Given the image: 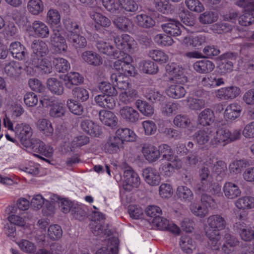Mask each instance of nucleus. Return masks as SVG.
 <instances>
[{"label": "nucleus", "mask_w": 254, "mask_h": 254, "mask_svg": "<svg viewBox=\"0 0 254 254\" xmlns=\"http://www.w3.org/2000/svg\"><path fill=\"white\" fill-rule=\"evenodd\" d=\"M142 152L144 158L149 162H155L159 158L158 149L152 144H146L144 145L142 147Z\"/></svg>", "instance_id": "nucleus-19"}, {"label": "nucleus", "mask_w": 254, "mask_h": 254, "mask_svg": "<svg viewBox=\"0 0 254 254\" xmlns=\"http://www.w3.org/2000/svg\"><path fill=\"white\" fill-rule=\"evenodd\" d=\"M207 223L209 228L207 231L220 233L219 231L224 229L227 222L224 217L219 214L212 215L208 217Z\"/></svg>", "instance_id": "nucleus-11"}, {"label": "nucleus", "mask_w": 254, "mask_h": 254, "mask_svg": "<svg viewBox=\"0 0 254 254\" xmlns=\"http://www.w3.org/2000/svg\"><path fill=\"white\" fill-rule=\"evenodd\" d=\"M96 47L100 53L110 56L118 57V51L110 43L102 40H98L96 42Z\"/></svg>", "instance_id": "nucleus-35"}, {"label": "nucleus", "mask_w": 254, "mask_h": 254, "mask_svg": "<svg viewBox=\"0 0 254 254\" xmlns=\"http://www.w3.org/2000/svg\"><path fill=\"white\" fill-rule=\"evenodd\" d=\"M182 27V25L179 21L171 19L161 25L164 31L171 37L180 35L182 33L181 28Z\"/></svg>", "instance_id": "nucleus-13"}, {"label": "nucleus", "mask_w": 254, "mask_h": 254, "mask_svg": "<svg viewBox=\"0 0 254 254\" xmlns=\"http://www.w3.org/2000/svg\"><path fill=\"white\" fill-rule=\"evenodd\" d=\"M114 23L118 29L122 31H127L130 28L131 21L129 18L121 16L115 19Z\"/></svg>", "instance_id": "nucleus-56"}, {"label": "nucleus", "mask_w": 254, "mask_h": 254, "mask_svg": "<svg viewBox=\"0 0 254 254\" xmlns=\"http://www.w3.org/2000/svg\"><path fill=\"white\" fill-rule=\"evenodd\" d=\"M243 8L245 11L244 14L239 17V23L242 26H247L254 23V13H252L254 10Z\"/></svg>", "instance_id": "nucleus-55"}, {"label": "nucleus", "mask_w": 254, "mask_h": 254, "mask_svg": "<svg viewBox=\"0 0 254 254\" xmlns=\"http://www.w3.org/2000/svg\"><path fill=\"white\" fill-rule=\"evenodd\" d=\"M43 106L51 107L49 115L53 118H60L64 115L65 107L64 104L55 97H44L40 100Z\"/></svg>", "instance_id": "nucleus-6"}, {"label": "nucleus", "mask_w": 254, "mask_h": 254, "mask_svg": "<svg viewBox=\"0 0 254 254\" xmlns=\"http://www.w3.org/2000/svg\"><path fill=\"white\" fill-rule=\"evenodd\" d=\"M215 118L214 112L210 109L207 108L199 114L198 122L200 125L208 126L214 122Z\"/></svg>", "instance_id": "nucleus-32"}, {"label": "nucleus", "mask_w": 254, "mask_h": 254, "mask_svg": "<svg viewBox=\"0 0 254 254\" xmlns=\"http://www.w3.org/2000/svg\"><path fill=\"white\" fill-rule=\"evenodd\" d=\"M81 57L83 60L90 65L99 66L102 64V58L97 53L87 51L82 53Z\"/></svg>", "instance_id": "nucleus-27"}, {"label": "nucleus", "mask_w": 254, "mask_h": 254, "mask_svg": "<svg viewBox=\"0 0 254 254\" xmlns=\"http://www.w3.org/2000/svg\"><path fill=\"white\" fill-rule=\"evenodd\" d=\"M136 106L139 111L145 116H150L154 113L153 108L145 101L138 100L136 101Z\"/></svg>", "instance_id": "nucleus-62"}, {"label": "nucleus", "mask_w": 254, "mask_h": 254, "mask_svg": "<svg viewBox=\"0 0 254 254\" xmlns=\"http://www.w3.org/2000/svg\"><path fill=\"white\" fill-rule=\"evenodd\" d=\"M80 127L84 132L93 136L98 137L102 133L101 127L89 120L82 121Z\"/></svg>", "instance_id": "nucleus-20"}, {"label": "nucleus", "mask_w": 254, "mask_h": 254, "mask_svg": "<svg viewBox=\"0 0 254 254\" xmlns=\"http://www.w3.org/2000/svg\"><path fill=\"white\" fill-rule=\"evenodd\" d=\"M104 3L107 10L114 14H121L123 10L134 12L138 8V5L134 0H118L117 2L105 0Z\"/></svg>", "instance_id": "nucleus-4"}, {"label": "nucleus", "mask_w": 254, "mask_h": 254, "mask_svg": "<svg viewBox=\"0 0 254 254\" xmlns=\"http://www.w3.org/2000/svg\"><path fill=\"white\" fill-rule=\"evenodd\" d=\"M158 152H159V157L161 155L162 159L166 161H171V160L178 159L174 156L173 151L171 147L166 144H162L159 146Z\"/></svg>", "instance_id": "nucleus-51"}, {"label": "nucleus", "mask_w": 254, "mask_h": 254, "mask_svg": "<svg viewBox=\"0 0 254 254\" xmlns=\"http://www.w3.org/2000/svg\"><path fill=\"white\" fill-rule=\"evenodd\" d=\"M99 116L101 122L107 126L114 127L117 124L118 119L111 111L102 110L99 112Z\"/></svg>", "instance_id": "nucleus-31"}, {"label": "nucleus", "mask_w": 254, "mask_h": 254, "mask_svg": "<svg viewBox=\"0 0 254 254\" xmlns=\"http://www.w3.org/2000/svg\"><path fill=\"white\" fill-rule=\"evenodd\" d=\"M33 51V58H42L45 56L49 52L48 46L45 42L39 40H34L31 45Z\"/></svg>", "instance_id": "nucleus-23"}, {"label": "nucleus", "mask_w": 254, "mask_h": 254, "mask_svg": "<svg viewBox=\"0 0 254 254\" xmlns=\"http://www.w3.org/2000/svg\"><path fill=\"white\" fill-rule=\"evenodd\" d=\"M132 59L128 54H124L123 57L116 61L114 64L115 69L127 74L129 76H134L135 67L131 64Z\"/></svg>", "instance_id": "nucleus-7"}, {"label": "nucleus", "mask_w": 254, "mask_h": 254, "mask_svg": "<svg viewBox=\"0 0 254 254\" xmlns=\"http://www.w3.org/2000/svg\"><path fill=\"white\" fill-rule=\"evenodd\" d=\"M122 144L120 142L119 138L115 136L110 138L105 145V150L106 152L113 154L117 152Z\"/></svg>", "instance_id": "nucleus-57"}, {"label": "nucleus", "mask_w": 254, "mask_h": 254, "mask_svg": "<svg viewBox=\"0 0 254 254\" xmlns=\"http://www.w3.org/2000/svg\"><path fill=\"white\" fill-rule=\"evenodd\" d=\"M182 40L183 43L187 45H191L193 47L196 48L205 43L206 38L204 35L199 34L194 37L185 36Z\"/></svg>", "instance_id": "nucleus-45"}, {"label": "nucleus", "mask_w": 254, "mask_h": 254, "mask_svg": "<svg viewBox=\"0 0 254 254\" xmlns=\"http://www.w3.org/2000/svg\"><path fill=\"white\" fill-rule=\"evenodd\" d=\"M114 42L117 48L122 51L124 54L129 52L136 45L134 39L128 34L116 36L114 38Z\"/></svg>", "instance_id": "nucleus-10"}, {"label": "nucleus", "mask_w": 254, "mask_h": 254, "mask_svg": "<svg viewBox=\"0 0 254 254\" xmlns=\"http://www.w3.org/2000/svg\"><path fill=\"white\" fill-rule=\"evenodd\" d=\"M70 213L73 218L80 221L84 220L87 217L86 207L82 204L75 203Z\"/></svg>", "instance_id": "nucleus-36"}, {"label": "nucleus", "mask_w": 254, "mask_h": 254, "mask_svg": "<svg viewBox=\"0 0 254 254\" xmlns=\"http://www.w3.org/2000/svg\"><path fill=\"white\" fill-rule=\"evenodd\" d=\"M32 65L33 68L42 74H48L52 72V66L51 63L46 59L42 58H32Z\"/></svg>", "instance_id": "nucleus-14"}, {"label": "nucleus", "mask_w": 254, "mask_h": 254, "mask_svg": "<svg viewBox=\"0 0 254 254\" xmlns=\"http://www.w3.org/2000/svg\"><path fill=\"white\" fill-rule=\"evenodd\" d=\"M198 173L199 182L196 186V192L209 191L212 195H219L221 193V187L214 182L209 169L204 166L199 169Z\"/></svg>", "instance_id": "nucleus-2"}, {"label": "nucleus", "mask_w": 254, "mask_h": 254, "mask_svg": "<svg viewBox=\"0 0 254 254\" xmlns=\"http://www.w3.org/2000/svg\"><path fill=\"white\" fill-rule=\"evenodd\" d=\"M55 67L57 72L64 73L70 68V64L65 59L59 58L55 59Z\"/></svg>", "instance_id": "nucleus-64"}, {"label": "nucleus", "mask_w": 254, "mask_h": 254, "mask_svg": "<svg viewBox=\"0 0 254 254\" xmlns=\"http://www.w3.org/2000/svg\"><path fill=\"white\" fill-rule=\"evenodd\" d=\"M178 199L183 202H191L193 199V194L191 190L185 186H178L176 190Z\"/></svg>", "instance_id": "nucleus-34"}, {"label": "nucleus", "mask_w": 254, "mask_h": 254, "mask_svg": "<svg viewBox=\"0 0 254 254\" xmlns=\"http://www.w3.org/2000/svg\"><path fill=\"white\" fill-rule=\"evenodd\" d=\"M119 95L120 101L124 104H129L134 100L138 96V92L134 89H127Z\"/></svg>", "instance_id": "nucleus-47"}, {"label": "nucleus", "mask_w": 254, "mask_h": 254, "mask_svg": "<svg viewBox=\"0 0 254 254\" xmlns=\"http://www.w3.org/2000/svg\"><path fill=\"white\" fill-rule=\"evenodd\" d=\"M72 94L76 101L83 102L89 98V92L86 89L76 87L72 90Z\"/></svg>", "instance_id": "nucleus-61"}, {"label": "nucleus", "mask_w": 254, "mask_h": 254, "mask_svg": "<svg viewBox=\"0 0 254 254\" xmlns=\"http://www.w3.org/2000/svg\"><path fill=\"white\" fill-rule=\"evenodd\" d=\"M223 190L225 196L228 199H235L241 194V190L238 186L231 182H227L224 184Z\"/></svg>", "instance_id": "nucleus-24"}, {"label": "nucleus", "mask_w": 254, "mask_h": 254, "mask_svg": "<svg viewBox=\"0 0 254 254\" xmlns=\"http://www.w3.org/2000/svg\"><path fill=\"white\" fill-rule=\"evenodd\" d=\"M135 21L137 24L143 28H150L155 25V21L149 15L141 13L137 14L135 18Z\"/></svg>", "instance_id": "nucleus-44"}, {"label": "nucleus", "mask_w": 254, "mask_h": 254, "mask_svg": "<svg viewBox=\"0 0 254 254\" xmlns=\"http://www.w3.org/2000/svg\"><path fill=\"white\" fill-rule=\"evenodd\" d=\"M64 25L65 29L69 32V34H75L82 31L81 26L77 22L73 21L70 18L64 19Z\"/></svg>", "instance_id": "nucleus-60"}, {"label": "nucleus", "mask_w": 254, "mask_h": 254, "mask_svg": "<svg viewBox=\"0 0 254 254\" xmlns=\"http://www.w3.org/2000/svg\"><path fill=\"white\" fill-rule=\"evenodd\" d=\"M235 206L240 210H248L254 208V197L244 196L237 199L235 203Z\"/></svg>", "instance_id": "nucleus-33"}, {"label": "nucleus", "mask_w": 254, "mask_h": 254, "mask_svg": "<svg viewBox=\"0 0 254 254\" xmlns=\"http://www.w3.org/2000/svg\"><path fill=\"white\" fill-rule=\"evenodd\" d=\"M188 106L192 110H200L203 108L205 105V100L192 97L187 98Z\"/></svg>", "instance_id": "nucleus-63"}, {"label": "nucleus", "mask_w": 254, "mask_h": 254, "mask_svg": "<svg viewBox=\"0 0 254 254\" xmlns=\"http://www.w3.org/2000/svg\"><path fill=\"white\" fill-rule=\"evenodd\" d=\"M32 29L36 36L43 38L49 36V28L42 21H34L32 23Z\"/></svg>", "instance_id": "nucleus-37"}, {"label": "nucleus", "mask_w": 254, "mask_h": 254, "mask_svg": "<svg viewBox=\"0 0 254 254\" xmlns=\"http://www.w3.org/2000/svg\"><path fill=\"white\" fill-rule=\"evenodd\" d=\"M27 9L31 14L38 15L43 11V2L41 0H29L27 4Z\"/></svg>", "instance_id": "nucleus-49"}, {"label": "nucleus", "mask_w": 254, "mask_h": 254, "mask_svg": "<svg viewBox=\"0 0 254 254\" xmlns=\"http://www.w3.org/2000/svg\"><path fill=\"white\" fill-rule=\"evenodd\" d=\"M90 17L94 20L96 28L100 27H108L111 25L110 19L101 13L94 12L90 14Z\"/></svg>", "instance_id": "nucleus-38"}, {"label": "nucleus", "mask_w": 254, "mask_h": 254, "mask_svg": "<svg viewBox=\"0 0 254 254\" xmlns=\"http://www.w3.org/2000/svg\"><path fill=\"white\" fill-rule=\"evenodd\" d=\"M19 169L32 176H36L39 173L38 164L33 161H29L19 165Z\"/></svg>", "instance_id": "nucleus-50"}, {"label": "nucleus", "mask_w": 254, "mask_h": 254, "mask_svg": "<svg viewBox=\"0 0 254 254\" xmlns=\"http://www.w3.org/2000/svg\"><path fill=\"white\" fill-rule=\"evenodd\" d=\"M121 118L129 123H135L139 120V114L134 108L129 106H125L120 111Z\"/></svg>", "instance_id": "nucleus-17"}, {"label": "nucleus", "mask_w": 254, "mask_h": 254, "mask_svg": "<svg viewBox=\"0 0 254 254\" xmlns=\"http://www.w3.org/2000/svg\"><path fill=\"white\" fill-rule=\"evenodd\" d=\"M90 141L89 137L85 135H78L72 139L70 143V149L71 151H74L77 148L87 144Z\"/></svg>", "instance_id": "nucleus-54"}, {"label": "nucleus", "mask_w": 254, "mask_h": 254, "mask_svg": "<svg viewBox=\"0 0 254 254\" xmlns=\"http://www.w3.org/2000/svg\"><path fill=\"white\" fill-rule=\"evenodd\" d=\"M242 111V107L239 103H232L226 107L224 117L227 121H233L240 117Z\"/></svg>", "instance_id": "nucleus-16"}, {"label": "nucleus", "mask_w": 254, "mask_h": 254, "mask_svg": "<svg viewBox=\"0 0 254 254\" xmlns=\"http://www.w3.org/2000/svg\"><path fill=\"white\" fill-rule=\"evenodd\" d=\"M193 67L194 69L199 73H207L214 69L215 65L213 62L203 59L195 62Z\"/></svg>", "instance_id": "nucleus-28"}, {"label": "nucleus", "mask_w": 254, "mask_h": 254, "mask_svg": "<svg viewBox=\"0 0 254 254\" xmlns=\"http://www.w3.org/2000/svg\"><path fill=\"white\" fill-rule=\"evenodd\" d=\"M50 42L54 51L57 54H64L67 45L62 28H53L50 36Z\"/></svg>", "instance_id": "nucleus-5"}, {"label": "nucleus", "mask_w": 254, "mask_h": 254, "mask_svg": "<svg viewBox=\"0 0 254 254\" xmlns=\"http://www.w3.org/2000/svg\"><path fill=\"white\" fill-rule=\"evenodd\" d=\"M47 22L53 28H61V15L59 12L54 9H50L48 10L47 15Z\"/></svg>", "instance_id": "nucleus-40"}, {"label": "nucleus", "mask_w": 254, "mask_h": 254, "mask_svg": "<svg viewBox=\"0 0 254 254\" xmlns=\"http://www.w3.org/2000/svg\"><path fill=\"white\" fill-rule=\"evenodd\" d=\"M119 242L116 238H112L107 247L99 249L95 254H117L119 250Z\"/></svg>", "instance_id": "nucleus-29"}, {"label": "nucleus", "mask_w": 254, "mask_h": 254, "mask_svg": "<svg viewBox=\"0 0 254 254\" xmlns=\"http://www.w3.org/2000/svg\"><path fill=\"white\" fill-rule=\"evenodd\" d=\"M31 127L27 124H17L14 128L15 135L21 141H25L32 135Z\"/></svg>", "instance_id": "nucleus-26"}, {"label": "nucleus", "mask_w": 254, "mask_h": 254, "mask_svg": "<svg viewBox=\"0 0 254 254\" xmlns=\"http://www.w3.org/2000/svg\"><path fill=\"white\" fill-rule=\"evenodd\" d=\"M182 167V162L179 159H174L162 163L159 168V173L166 177H170Z\"/></svg>", "instance_id": "nucleus-12"}, {"label": "nucleus", "mask_w": 254, "mask_h": 254, "mask_svg": "<svg viewBox=\"0 0 254 254\" xmlns=\"http://www.w3.org/2000/svg\"><path fill=\"white\" fill-rule=\"evenodd\" d=\"M206 235L209 239L208 245L211 249L214 251H218L221 246V235L220 233H213L210 231H207Z\"/></svg>", "instance_id": "nucleus-46"}, {"label": "nucleus", "mask_w": 254, "mask_h": 254, "mask_svg": "<svg viewBox=\"0 0 254 254\" xmlns=\"http://www.w3.org/2000/svg\"><path fill=\"white\" fill-rule=\"evenodd\" d=\"M47 84L48 89L52 93L57 95H61L64 93V87L62 81L52 77L47 80Z\"/></svg>", "instance_id": "nucleus-30"}, {"label": "nucleus", "mask_w": 254, "mask_h": 254, "mask_svg": "<svg viewBox=\"0 0 254 254\" xmlns=\"http://www.w3.org/2000/svg\"><path fill=\"white\" fill-rule=\"evenodd\" d=\"M9 50L13 58L18 60H24L27 55L26 48L18 41L12 42L10 45Z\"/></svg>", "instance_id": "nucleus-22"}, {"label": "nucleus", "mask_w": 254, "mask_h": 254, "mask_svg": "<svg viewBox=\"0 0 254 254\" xmlns=\"http://www.w3.org/2000/svg\"><path fill=\"white\" fill-rule=\"evenodd\" d=\"M125 181L123 183V188L127 191H131L134 188H137L140 184V179L132 168H129L124 171Z\"/></svg>", "instance_id": "nucleus-8"}, {"label": "nucleus", "mask_w": 254, "mask_h": 254, "mask_svg": "<svg viewBox=\"0 0 254 254\" xmlns=\"http://www.w3.org/2000/svg\"><path fill=\"white\" fill-rule=\"evenodd\" d=\"M139 68L143 73L149 74H155L158 71L157 64L150 60H143L140 62Z\"/></svg>", "instance_id": "nucleus-39"}, {"label": "nucleus", "mask_w": 254, "mask_h": 254, "mask_svg": "<svg viewBox=\"0 0 254 254\" xmlns=\"http://www.w3.org/2000/svg\"><path fill=\"white\" fill-rule=\"evenodd\" d=\"M190 208L191 213L194 215L201 218L205 217L209 212V209L201 202L192 203L190 205Z\"/></svg>", "instance_id": "nucleus-43"}, {"label": "nucleus", "mask_w": 254, "mask_h": 254, "mask_svg": "<svg viewBox=\"0 0 254 254\" xmlns=\"http://www.w3.org/2000/svg\"><path fill=\"white\" fill-rule=\"evenodd\" d=\"M67 82L65 83L67 88H71L72 85H77L83 82L84 78L78 72H70L66 76Z\"/></svg>", "instance_id": "nucleus-48"}, {"label": "nucleus", "mask_w": 254, "mask_h": 254, "mask_svg": "<svg viewBox=\"0 0 254 254\" xmlns=\"http://www.w3.org/2000/svg\"><path fill=\"white\" fill-rule=\"evenodd\" d=\"M179 245L182 251L187 254H192L196 248V242L188 235H184L181 237Z\"/></svg>", "instance_id": "nucleus-18"}, {"label": "nucleus", "mask_w": 254, "mask_h": 254, "mask_svg": "<svg viewBox=\"0 0 254 254\" xmlns=\"http://www.w3.org/2000/svg\"><path fill=\"white\" fill-rule=\"evenodd\" d=\"M143 176L145 182L150 186H155L159 185L161 181L159 173L153 168L148 167L143 170Z\"/></svg>", "instance_id": "nucleus-15"}, {"label": "nucleus", "mask_w": 254, "mask_h": 254, "mask_svg": "<svg viewBox=\"0 0 254 254\" xmlns=\"http://www.w3.org/2000/svg\"><path fill=\"white\" fill-rule=\"evenodd\" d=\"M218 18L217 13L211 11H206L200 15L199 21L202 24H207L216 21Z\"/></svg>", "instance_id": "nucleus-58"}, {"label": "nucleus", "mask_w": 254, "mask_h": 254, "mask_svg": "<svg viewBox=\"0 0 254 254\" xmlns=\"http://www.w3.org/2000/svg\"><path fill=\"white\" fill-rule=\"evenodd\" d=\"M241 89L236 86H230L222 87L215 91L216 97L222 101H231L238 96L241 93Z\"/></svg>", "instance_id": "nucleus-9"}, {"label": "nucleus", "mask_w": 254, "mask_h": 254, "mask_svg": "<svg viewBox=\"0 0 254 254\" xmlns=\"http://www.w3.org/2000/svg\"><path fill=\"white\" fill-rule=\"evenodd\" d=\"M116 138L120 139V142L123 144L124 142H132L135 141L136 135L133 131L128 128H120L116 132Z\"/></svg>", "instance_id": "nucleus-25"}, {"label": "nucleus", "mask_w": 254, "mask_h": 254, "mask_svg": "<svg viewBox=\"0 0 254 254\" xmlns=\"http://www.w3.org/2000/svg\"><path fill=\"white\" fill-rule=\"evenodd\" d=\"M99 89L104 95L116 96L117 95V91L115 87L109 82H101L99 85Z\"/></svg>", "instance_id": "nucleus-59"}, {"label": "nucleus", "mask_w": 254, "mask_h": 254, "mask_svg": "<svg viewBox=\"0 0 254 254\" xmlns=\"http://www.w3.org/2000/svg\"><path fill=\"white\" fill-rule=\"evenodd\" d=\"M81 32H77L75 34H68V40L72 43L73 46L76 49L83 48L86 46L87 41L86 38L81 35Z\"/></svg>", "instance_id": "nucleus-42"}, {"label": "nucleus", "mask_w": 254, "mask_h": 254, "mask_svg": "<svg viewBox=\"0 0 254 254\" xmlns=\"http://www.w3.org/2000/svg\"><path fill=\"white\" fill-rule=\"evenodd\" d=\"M166 69L168 73L173 76L172 80L174 81L166 89L167 95L175 99L184 97L186 90L182 84L187 81V77L183 73L184 69L174 63L168 64Z\"/></svg>", "instance_id": "nucleus-1"}, {"label": "nucleus", "mask_w": 254, "mask_h": 254, "mask_svg": "<svg viewBox=\"0 0 254 254\" xmlns=\"http://www.w3.org/2000/svg\"><path fill=\"white\" fill-rule=\"evenodd\" d=\"M37 128L40 132L46 136H51L54 128L51 122L46 119L39 120L37 122Z\"/></svg>", "instance_id": "nucleus-41"}, {"label": "nucleus", "mask_w": 254, "mask_h": 254, "mask_svg": "<svg viewBox=\"0 0 254 254\" xmlns=\"http://www.w3.org/2000/svg\"><path fill=\"white\" fill-rule=\"evenodd\" d=\"M174 124L175 126L182 127L188 128V129L192 130L194 127H193L189 119L186 116L178 115L174 119Z\"/></svg>", "instance_id": "nucleus-52"}, {"label": "nucleus", "mask_w": 254, "mask_h": 254, "mask_svg": "<svg viewBox=\"0 0 254 254\" xmlns=\"http://www.w3.org/2000/svg\"><path fill=\"white\" fill-rule=\"evenodd\" d=\"M148 56L160 64L166 63L169 60L167 54L161 50H151L149 51Z\"/></svg>", "instance_id": "nucleus-53"}, {"label": "nucleus", "mask_w": 254, "mask_h": 254, "mask_svg": "<svg viewBox=\"0 0 254 254\" xmlns=\"http://www.w3.org/2000/svg\"><path fill=\"white\" fill-rule=\"evenodd\" d=\"M213 132L211 127H204L195 132L193 138L198 144L203 145L209 141L211 136H213Z\"/></svg>", "instance_id": "nucleus-21"}, {"label": "nucleus", "mask_w": 254, "mask_h": 254, "mask_svg": "<svg viewBox=\"0 0 254 254\" xmlns=\"http://www.w3.org/2000/svg\"><path fill=\"white\" fill-rule=\"evenodd\" d=\"M241 135L240 129L231 131L226 127L218 126L213 133L210 144L214 147L226 145L239 139Z\"/></svg>", "instance_id": "nucleus-3"}]
</instances>
